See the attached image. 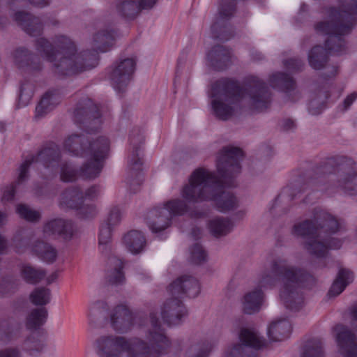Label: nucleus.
<instances>
[{
  "label": "nucleus",
  "instance_id": "obj_1",
  "mask_svg": "<svg viewBox=\"0 0 357 357\" xmlns=\"http://www.w3.org/2000/svg\"><path fill=\"white\" fill-rule=\"evenodd\" d=\"M243 158L241 149L224 148L217 160L219 177L204 169H196L190 176L189 183L183 188V197L192 204L213 200L222 212L236 208L238 206L236 197L223 190V187L234 185V178L241 172L240 162Z\"/></svg>",
  "mask_w": 357,
  "mask_h": 357
},
{
  "label": "nucleus",
  "instance_id": "obj_2",
  "mask_svg": "<svg viewBox=\"0 0 357 357\" xmlns=\"http://www.w3.org/2000/svg\"><path fill=\"white\" fill-rule=\"evenodd\" d=\"M357 20V0H341L340 8H330L326 17L314 25L318 34L328 36L326 48L314 46L308 54L310 66L315 70L323 68L328 61V53L341 54L345 52L343 36L350 33Z\"/></svg>",
  "mask_w": 357,
  "mask_h": 357
},
{
  "label": "nucleus",
  "instance_id": "obj_3",
  "mask_svg": "<svg viewBox=\"0 0 357 357\" xmlns=\"http://www.w3.org/2000/svg\"><path fill=\"white\" fill-rule=\"evenodd\" d=\"M312 277L305 270L290 265L284 258L277 257L264 270L259 280V287L273 288L279 282L280 297L284 306L291 310H300L304 303L301 287Z\"/></svg>",
  "mask_w": 357,
  "mask_h": 357
},
{
  "label": "nucleus",
  "instance_id": "obj_4",
  "mask_svg": "<svg viewBox=\"0 0 357 357\" xmlns=\"http://www.w3.org/2000/svg\"><path fill=\"white\" fill-rule=\"evenodd\" d=\"M338 229L339 223L335 218L324 210L315 208L311 219L294 225V233L305 238L303 246L310 256L324 259L328 256L330 249H339L342 242L323 234L335 233Z\"/></svg>",
  "mask_w": 357,
  "mask_h": 357
},
{
  "label": "nucleus",
  "instance_id": "obj_5",
  "mask_svg": "<svg viewBox=\"0 0 357 357\" xmlns=\"http://www.w3.org/2000/svg\"><path fill=\"white\" fill-rule=\"evenodd\" d=\"M244 95L243 89L234 79L221 78L215 81L208 93L213 114L222 121L230 119L240 110Z\"/></svg>",
  "mask_w": 357,
  "mask_h": 357
},
{
  "label": "nucleus",
  "instance_id": "obj_6",
  "mask_svg": "<svg viewBox=\"0 0 357 357\" xmlns=\"http://www.w3.org/2000/svg\"><path fill=\"white\" fill-rule=\"evenodd\" d=\"M89 324L94 328H105L108 324L117 333L129 332L135 324V315L124 305L114 307L108 314L107 306L102 302L94 303L89 310Z\"/></svg>",
  "mask_w": 357,
  "mask_h": 357
},
{
  "label": "nucleus",
  "instance_id": "obj_7",
  "mask_svg": "<svg viewBox=\"0 0 357 357\" xmlns=\"http://www.w3.org/2000/svg\"><path fill=\"white\" fill-rule=\"evenodd\" d=\"M150 344L149 340L137 337H126L114 334L102 335L96 339L94 349L99 357H122Z\"/></svg>",
  "mask_w": 357,
  "mask_h": 357
},
{
  "label": "nucleus",
  "instance_id": "obj_8",
  "mask_svg": "<svg viewBox=\"0 0 357 357\" xmlns=\"http://www.w3.org/2000/svg\"><path fill=\"white\" fill-rule=\"evenodd\" d=\"M53 63L54 72L59 75H72L85 70H91L98 65L96 54L88 51L79 53L63 54L59 59L55 57Z\"/></svg>",
  "mask_w": 357,
  "mask_h": 357
},
{
  "label": "nucleus",
  "instance_id": "obj_9",
  "mask_svg": "<svg viewBox=\"0 0 357 357\" xmlns=\"http://www.w3.org/2000/svg\"><path fill=\"white\" fill-rule=\"evenodd\" d=\"M188 210L185 201L179 199L170 200L163 207H155L148 213L147 225L152 232H160L169 227L174 215H182Z\"/></svg>",
  "mask_w": 357,
  "mask_h": 357
},
{
  "label": "nucleus",
  "instance_id": "obj_10",
  "mask_svg": "<svg viewBox=\"0 0 357 357\" xmlns=\"http://www.w3.org/2000/svg\"><path fill=\"white\" fill-rule=\"evenodd\" d=\"M130 145L132 149L131 154L128 158V172L126 183L132 192H136L142 179L140 171L142 170V160L140 157L141 146L144 138L141 129L135 128L132 130L130 137Z\"/></svg>",
  "mask_w": 357,
  "mask_h": 357
},
{
  "label": "nucleus",
  "instance_id": "obj_11",
  "mask_svg": "<svg viewBox=\"0 0 357 357\" xmlns=\"http://www.w3.org/2000/svg\"><path fill=\"white\" fill-rule=\"evenodd\" d=\"M239 340L228 347L222 357H259L258 351L266 346V340L253 329L242 328Z\"/></svg>",
  "mask_w": 357,
  "mask_h": 357
},
{
  "label": "nucleus",
  "instance_id": "obj_12",
  "mask_svg": "<svg viewBox=\"0 0 357 357\" xmlns=\"http://www.w3.org/2000/svg\"><path fill=\"white\" fill-rule=\"evenodd\" d=\"M236 0H221L218 15L211 27V36L214 39L227 41L233 36V31L228 20L235 10Z\"/></svg>",
  "mask_w": 357,
  "mask_h": 357
},
{
  "label": "nucleus",
  "instance_id": "obj_13",
  "mask_svg": "<svg viewBox=\"0 0 357 357\" xmlns=\"http://www.w3.org/2000/svg\"><path fill=\"white\" fill-rule=\"evenodd\" d=\"M100 142V148L96 149V146H92V152L86 156L87 161L79 169V175L84 178L94 179L102 171L104 160L109 151L110 142L107 137H102Z\"/></svg>",
  "mask_w": 357,
  "mask_h": 357
},
{
  "label": "nucleus",
  "instance_id": "obj_14",
  "mask_svg": "<svg viewBox=\"0 0 357 357\" xmlns=\"http://www.w3.org/2000/svg\"><path fill=\"white\" fill-rule=\"evenodd\" d=\"M61 157L59 146L54 143H50L42 149L36 155H29L20 167L19 180L23 181L26 177L29 166L33 162H40L46 167L58 166Z\"/></svg>",
  "mask_w": 357,
  "mask_h": 357
},
{
  "label": "nucleus",
  "instance_id": "obj_15",
  "mask_svg": "<svg viewBox=\"0 0 357 357\" xmlns=\"http://www.w3.org/2000/svg\"><path fill=\"white\" fill-rule=\"evenodd\" d=\"M136 61L127 58L116 62L109 73L111 84L118 92H121L128 85L135 71Z\"/></svg>",
  "mask_w": 357,
  "mask_h": 357
},
{
  "label": "nucleus",
  "instance_id": "obj_16",
  "mask_svg": "<svg viewBox=\"0 0 357 357\" xmlns=\"http://www.w3.org/2000/svg\"><path fill=\"white\" fill-rule=\"evenodd\" d=\"M76 123L86 124V127L91 131L96 130L100 125V114L98 107L88 98H82L77 104L73 112Z\"/></svg>",
  "mask_w": 357,
  "mask_h": 357
},
{
  "label": "nucleus",
  "instance_id": "obj_17",
  "mask_svg": "<svg viewBox=\"0 0 357 357\" xmlns=\"http://www.w3.org/2000/svg\"><path fill=\"white\" fill-rule=\"evenodd\" d=\"M248 93L251 106L257 110L266 109L271 102V92L261 79L255 76L248 78Z\"/></svg>",
  "mask_w": 357,
  "mask_h": 357
},
{
  "label": "nucleus",
  "instance_id": "obj_18",
  "mask_svg": "<svg viewBox=\"0 0 357 357\" xmlns=\"http://www.w3.org/2000/svg\"><path fill=\"white\" fill-rule=\"evenodd\" d=\"M105 137L100 136L96 139H91L87 134H73L70 135L64 142L65 149L74 155L86 156L92 152V146L100 148L101 146L100 139Z\"/></svg>",
  "mask_w": 357,
  "mask_h": 357
},
{
  "label": "nucleus",
  "instance_id": "obj_19",
  "mask_svg": "<svg viewBox=\"0 0 357 357\" xmlns=\"http://www.w3.org/2000/svg\"><path fill=\"white\" fill-rule=\"evenodd\" d=\"M339 351L344 357H357V336L347 326L339 324L335 327Z\"/></svg>",
  "mask_w": 357,
  "mask_h": 357
},
{
  "label": "nucleus",
  "instance_id": "obj_20",
  "mask_svg": "<svg viewBox=\"0 0 357 357\" xmlns=\"http://www.w3.org/2000/svg\"><path fill=\"white\" fill-rule=\"evenodd\" d=\"M12 56L15 65L19 69L28 72H37L43 68L40 57L26 47L16 48Z\"/></svg>",
  "mask_w": 357,
  "mask_h": 357
},
{
  "label": "nucleus",
  "instance_id": "obj_21",
  "mask_svg": "<svg viewBox=\"0 0 357 357\" xmlns=\"http://www.w3.org/2000/svg\"><path fill=\"white\" fill-rule=\"evenodd\" d=\"M168 291L171 296H176L181 298H183L185 295L190 298H195L200 292V286L196 278L183 275L170 284Z\"/></svg>",
  "mask_w": 357,
  "mask_h": 357
},
{
  "label": "nucleus",
  "instance_id": "obj_22",
  "mask_svg": "<svg viewBox=\"0 0 357 357\" xmlns=\"http://www.w3.org/2000/svg\"><path fill=\"white\" fill-rule=\"evenodd\" d=\"M181 299L176 296H172L164 303L161 315L164 322L169 326L179 324L187 315V310Z\"/></svg>",
  "mask_w": 357,
  "mask_h": 357
},
{
  "label": "nucleus",
  "instance_id": "obj_23",
  "mask_svg": "<svg viewBox=\"0 0 357 357\" xmlns=\"http://www.w3.org/2000/svg\"><path fill=\"white\" fill-rule=\"evenodd\" d=\"M337 186L349 195H357V165L351 160L341 166Z\"/></svg>",
  "mask_w": 357,
  "mask_h": 357
},
{
  "label": "nucleus",
  "instance_id": "obj_24",
  "mask_svg": "<svg viewBox=\"0 0 357 357\" xmlns=\"http://www.w3.org/2000/svg\"><path fill=\"white\" fill-rule=\"evenodd\" d=\"M13 19L18 26L31 36H38L43 33V24L39 17L20 10L14 13Z\"/></svg>",
  "mask_w": 357,
  "mask_h": 357
},
{
  "label": "nucleus",
  "instance_id": "obj_25",
  "mask_svg": "<svg viewBox=\"0 0 357 357\" xmlns=\"http://www.w3.org/2000/svg\"><path fill=\"white\" fill-rule=\"evenodd\" d=\"M233 54L230 49L223 45H215L207 54L208 65L215 70H224L231 64Z\"/></svg>",
  "mask_w": 357,
  "mask_h": 357
},
{
  "label": "nucleus",
  "instance_id": "obj_26",
  "mask_svg": "<svg viewBox=\"0 0 357 357\" xmlns=\"http://www.w3.org/2000/svg\"><path fill=\"white\" fill-rule=\"evenodd\" d=\"M45 236H59L64 239H70L74 232L71 221L62 218H55L47 221L43 226Z\"/></svg>",
  "mask_w": 357,
  "mask_h": 357
},
{
  "label": "nucleus",
  "instance_id": "obj_27",
  "mask_svg": "<svg viewBox=\"0 0 357 357\" xmlns=\"http://www.w3.org/2000/svg\"><path fill=\"white\" fill-rule=\"evenodd\" d=\"M270 83L273 88L285 92L295 102L301 98V93L296 90V82L293 77L284 73H275L270 77Z\"/></svg>",
  "mask_w": 357,
  "mask_h": 357
},
{
  "label": "nucleus",
  "instance_id": "obj_28",
  "mask_svg": "<svg viewBox=\"0 0 357 357\" xmlns=\"http://www.w3.org/2000/svg\"><path fill=\"white\" fill-rule=\"evenodd\" d=\"M114 40V33L112 29H102L93 34L91 45L93 52L87 50L90 54H96L98 59L99 52H105L112 46Z\"/></svg>",
  "mask_w": 357,
  "mask_h": 357
},
{
  "label": "nucleus",
  "instance_id": "obj_29",
  "mask_svg": "<svg viewBox=\"0 0 357 357\" xmlns=\"http://www.w3.org/2000/svg\"><path fill=\"white\" fill-rule=\"evenodd\" d=\"M60 96L57 90H49L47 91L40 102L36 107V117H43L52 111L59 102Z\"/></svg>",
  "mask_w": 357,
  "mask_h": 357
},
{
  "label": "nucleus",
  "instance_id": "obj_30",
  "mask_svg": "<svg viewBox=\"0 0 357 357\" xmlns=\"http://www.w3.org/2000/svg\"><path fill=\"white\" fill-rule=\"evenodd\" d=\"M291 326L286 319L273 321L268 328V335L272 341H282L287 338L290 334Z\"/></svg>",
  "mask_w": 357,
  "mask_h": 357
},
{
  "label": "nucleus",
  "instance_id": "obj_31",
  "mask_svg": "<svg viewBox=\"0 0 357 357\" xmlns=\"http://www.w3.org/2000/svg\"><path fill=\"white\" fill-rule=\"evenodd\" d=\"M123 243L127 249L132 254H139L146 246L144 235L138 230L128 231L123 238Z\"/></svg>",
  "mask_w": 357,
  "mask_h": 357
},
{
  "label": "nucleus",
  "instance_id": "obj_32",
  "mask_svg": "<svg viewBox=\"0 0 357 357\" xmlns=\"http://www.w3.org/2000/svg\"><path fill=\"white\" fill-rule=\"evenodd\" d=\"M109 270L107 273L108 282L112 284H120L125 281L124 273L122 271L123 264L119 258L112 256L108 259Z\"/></svg>",
  "mask_w": 357,
  "mask_h": 357
},
{
  "label": "nucleus",
  "instance_id": "obj_33",
  "mask_svg": "<svg viewBox=\"0 0 357 357\" xmlns=\"http://www.w3.org/2000/svg\"><path fill=\"white\" fill-rule=\"evenodd\" d=\"M264 301V293L261 289H255L248 292L243 297V307L245 313L251 314L258 312Z\"/></svg>",
  "mask_w": 357,
  "mask_h": 357
},
{
  "label": "nucleus",
  "instance_id": "obj_34",
  "mask_svg": "<svg viewBox=\"0 0 357 357\" xmlns=\"http://www.w3.org/2000/svg\"><path fill=\"white\" fill-rule=\"evenodd\" d=\"M84 194L77 187L66 190L61 196L60 205L62 207L76 209L83 204Z\"/></svg>",
  "mask_w": 357,
  "mask_h": 357
},
{
  "label": "nucleus",
  "instance_id": "obj_35",
  "mask_svg": "<svg viewBox=\"0 0 357 357\" xmlns=\"http://www.w3.org/2000/svg\"><path fill=\"white\" fill-rule=\"evenodd\" d=\"M48 317L46 307H40L32 309L25 319L26 328L29 330H37L44 325Z\"/></svg>",
  "mask_w": 357,
  "mask_h": 357
},
{
  "label": "nucleus",
  "instance_id": "obj_36",
  "mask_svg": "<svg viewBox=\"0 0 357 357\" xmlns=\"http://www.w3.org/2000/svg\"><path fill=\"white\" fill-rule=\"evenodd\" d=\"M233 228L234 223L227 218H215L208 222L209 231L216 238L227 235Z\"/></svg>",
  "mask_w": 357,
  "mask_h": 357
},
{
  "label": "nucleus",
  "instance_id": "obj_37",
  "mask_svg": "<svg viewBox=\"0 0 357 357\" xmlns=\"http://www.w3.org/2000/svg\"><path fill=\"white\" fill-rule=\"evenodd\" d=\"M215 342L208 340L189 343L185 345V357H207L215 347Z\"/></svg>",
  "mask_w": 357,
  "mask_h": 357
},
{
  "label": "nucleus",
  "instance_id": "obj_38",
  "mask_svg": "<svg viewBox=\"0 0 357 357\" xmlns=\"http://www.w3.org/2000/svg\"><path fill=\"white\" fill-rule=\"evenodd\" d=\"M139 0H118L116 3L117 13L126 19L132 20L139 13Z\"/></svg>",
  "mask_w": 357,
  "mask_h": 357
},
{
  "label": "nucleus",
  "instance_id": "obj_39",
  "mask_svg": "<svg viewBox=\"0 0 357 357\" xmlns=\"http://www.w3.org/2000/svg\"><path fill=\"white\" fill-rule=\"evenodd\" d=\"M330 94L326 89H319L314 91L309 102L308 110L312 115H318L321 113L326 107V102Z\"/></svg>",
  "mask_w": 357,
  "mask_h": 357
},
{
  "label": "nucleus",
  "instance_id": "obj_40",
  "mask_svg": "<svg viewBox=\"0 0 357 357\" xmlns=\"http://www.w3.org/2000/svg\"><path fill=\"white\" fill-rule=\"evenodd\" d=\"M353 280V274L347 269H340L336 280L333 283L329 291V296H337L340 294L345 287L351 282Z\"/></svg>",
  "mask_w": 357,
  "mask_h": 357
},
{
  "label": "nucleus",
  "instance_id": "obj_41",
  "mask_svg": "<svg viewBox=\"0 0 357 357\" xmlns=\"http://www.w3.org/2000/svg\"><path fill=\"white\" fill-rule=\"evenodd\" d=\"M45 347L44 341L38 333L31 334L22 343L23 350L32 356L39 355L44 350Z\"/></svg>",
  "mask_w": 357,
  "mask_h": 357
},
{
  "label": "nucleus",
  "instance_id": "obj_42",
  "mask_svg": "<svg viewBox=\"0 0 357 357\" xmlns=\"http://www.w3.org/2000/svg\"><path fill=\"white\" fill-rule=\"evenodd\" d=\"M55 57L58 54H73L77 52L76 46L72 40L65 35H56L53 38Z\"/></svg>",
  "mask_w": 357,
  "mask_h": 357
},
{
  "label": "nucleus",
  "instance_id": "obj_43",
  "mask_svg": "<svg viewBox=\"0 0 357 357\" xmlns=\"http://www.w3.org/2000/svg\"><path fill=\"white\" fill-rule=\"evenodd\" d=\"M33 251L39 258L47 263H53L57 257L56 250L43 241H36L33 246Z\"/></svg>",
  "mask_w": 357,
  "mask_h": 357
},
{
  "label": "nucleus",
  "instance_id": "obj_44",
  "mask_svg": "<svg viewBox=\"0 0 357 357\" xmlns=\"http://www.w3.org/2000/svg\"><path fill=\"white\" fill-rule=\"evenodd\" d=\"M20 273L22 279L26 282L31 284L40 282L45 276L44 270L36 268L30 264H22Z\"/></svg>",
  "mask_w": 357,
  "mask_h": 357
},
{
  "label": "nucleus",
  "instance_id": "obj_45",
  "mask_svg": "<svg viewBox=\"0 0 357 357\" xmlns=\"http://www.w3.org/2000/svg\"><path fill=\"white\" fill-rule=\"evenodd\" d=\"M34 47L36 50L48 61H54L55 52L53 41L50 42L46 38L40 37L35 40Z\"/></svg>",
  "mask_w": 357,
  "mask_h": 357
},
{
  "label": "nucleus",
  "instance_id": "obj_46",
  "mask_svg": "<svg viewBox=\"0 0 357 357\" xmlns=\"http://www.w3.org/2000/svg\"><path fill=\"white\" fill-rule=\"evenodd\" d=\"M29 299L34 305L43 307L50 302L51 291L43 287H37L30 294Z\"/></svg>",
  "mask_w": 357,
  "mask_h": 357
},
{
  "label": "nucleus",
  "instance_id": "obj_47",
  "mask_svg": "<svg viewBox=\"0 0 357 357\" xmlns=\"http://www.w3.org/2000/svg\"><path fill=\"white\" fill-rule=\"evenodd\" d=\"M301 357H324L321 342L318 339L307 340L303 347Z\"/></svg>",
  "mask_w": 357,
  "mask_h": 357
},
{
  "label": "nucleus",
  "instance_id": "obj_48",
  "mask_svg": "<svg viewBox=\"0 0 357 357\" xmlns=\"http://www.w3.org/2000/svg\"><path fill=\"white\" fill-rule=\"evenodd\" d=\"M33 93L34 85L30 82H23L20 89L18 97L19 104H20L21 106L27 105L32 99Z\"/></svg>",
  "mask_w": 357,
  "mask_h": 357
},
{
  "label": "nucleus",
  "instance_id": "obj_49",
  "mask_svg": "<svg viewBox=\"0 0 357 357\" xmlns=\"http://www.w3.org/2000/svg\"><path fill=\"white\" fill-rule=\"evenodd\" d=\"M16 211L21 218L30 222H37L41 217L40 212L31 209L25 204L17 205Z\"/></svg>",
  "mask_w": 357,
  "mask_h": 357
},
{
  "label": "nucleus",
  "instance_id": "obj_50",
  "mask_svg": "<svg viewBox=\"0 0 357 357\" xmlns=\"http://www.w3.org/2000/svg\"><path fill=\"white\" fill-rule=\"evenodd\" d=\"M20 336V324H8L3 329L1 335V340L4 342H9L17 340Z\"/></svg>",
  "mask_w": 357,
  "mask_h": 357
},
{
  "label": "nucleus",
  "instance_id": "obj_51",
  "mask_svg": "<svg viewBox=\"0 0 357 357\" xmlns=\"http://www.w3.org/2000/svg\"><path fill=\"white\" fill-rule=\"evenodd\" d=\"M190 259L195 264H200L206 260V253L202 246L196 243L190 249Z\"/></svg>",
  "mask_w": 357,
  "mask_h": 357
},
{
  "label": "nucleus",
  "instance_id": "obj_52",
  "mask_svg": "<svg viewBox=\"0 0 357 357\" xmlns=\"http://www.w3.org/2000/svg\"><path fill=\"white\" fill-rule=\"evenodd\" d=\"M27 1L33 6L40 8L45 7L50 3V0H6V3L10 9L14 10L24 6Z\"/></svg>",
  "mask_w": 357,
  "mask_h": 357
},
{
  "label": "nucleus",
  "instance_id": "obj_53",
  "mask_svg": "<svg viewBox=\"0 0 357 357\" xmlns=\"http://www.w3.org/2000/svg\"><path fill=\"white\" fill-rule=\"evenodd\" d=\"M79 175V170L73 168L71 165L64 163L61 167V179L64 182H72Z\"/></svg>",
  "mask_w": 357,
  "mask_h": 357
},
{
  "label": "nucleus",
  "instance_id": "obj_54",
  "mask_svg": "<svg viewBox=\"0 0 357 357\" xmlns=\"http://www.w3.org/2000/svg\"><path fill=\"white\" fill-rule=\"evenodd\" d=\"M121 216L120 208L116 206H112L110 208L107 218L104 223L115 228L120 224Z\"/></svg>",
  "mask_w": 357,
  "mask_h": 357
},
{
  "label": "nucleus",
  "instance_id": "obj_55",
  "mask_svg": "<svg viewBox=\"0 0 357 357\" xmlns=\"http://www.w3.org/2000/svg\"><path fill=\"white\" fill-rule=\"evenodd\" d=\"M75 210L77 211L79 218L82 219L93 218L97 214L96 208L92 204H82Z\"/></svg>",
  "mask_w": 357,
  "mask_h": 357
},
{
  "label": "nucleus",
  "instance_id": "obj_56",
  "mask_svg": "<svg viewBox=\"0 0 357 357\" xmlns=\"http://www.w3.org/2000/svg\"><path fill=\"white\" fill-rule=\"evenodd\" d=\"M113 229H114V228L108 225L105 223L101 225L98 237L100 245L107 246L111 241Z\"/></svg>",
  "mask_w": 357,
  "mask_h": 357
},
{
  "label": "nucleus",
  "instance_id": "obj_57",
  "mask_svg": "<svg viewBox=\"0 0 357 357\" xmlns=\"http://www.w3.org/2000/svg\"><path fill=\"white\" fill-rule=\"evenodd\" d=\"M284 66L289 70L300 71L304 66V63L299 59H289L284 61Z\"/></svg>",
  "mask_w": 357,
  "mask_h": 357
},
{
  "label": "nucleus",
  "instance_id": "obj_58",
  "mask_svg": "<svg viewBox=\"0 0 357 357\" xmlns=\"http://www.w3.org/2000/svg\"><path fill=\"white\" fill-rule=\"evenodd\" d=\"M0 357H23V356L20 348L9 347L0 349Z\"/></svg>",
  "mask_w": 357,
  "mask_h": 357
},
{
  "label": "nucleus",
  "instance_id": "obj_59",
  "mask_svg": "<svg viewBox=\"0 0 357 357\" xmlns=\"http://www.w3.org/2000/svg\"><path fill=\"white\" fill-rule=\"evenodd\" d=\"M27 178H28V173H26V177L23 181H20L19 178H18L16 183L12 184L10 186L7 187L3 192L2 199L4 201L13 200L14 198V196H15V193L16 185L17 184H19L20 183H22Z\"/></svg>",
  "mask_w": 357,
  "mask_h": 357
},
{
  "label": "nucleus",
  "instance_id": "obj_60",
  "mask_svg": "<svg viewBox=\"0 0 357 357\" xmlns=\"http://www.w3.org/2000/svg\"><path fill=\"white\" fill-rule=\"evenodd\" d=\"M99 192H100L99 186L93 185L86 190L84 198L86 197L89 199H93L98 197Z\"/></svg>",
  "mask_w": 357,
  "mask_h": 357
},
{
  "label": "nucleus",
  "instance_id": "obj_61",
  "mask_svg": "<svg viewBox=\"0 0 357 357\" xmlns=\"http://www.w3.org/2000/svg\"><path fill=\"white\" fill-rule=\"evenodd\" d=\"M138 4L139 6V10L142 9H150L157 2V0H139Z\"/></svg>",
  "mask_w": 357,
  "mask_h": 357
},
{
  "label": "nucleus",
  "instance_id": "obj_62",
  "mask_svg": "<svg viewBox=\"0 0 357 357\" xmlns=\"http://www.w3.org/2000/svg\"><path fill=\"white\" fill-rule=\"evenodd\" d=\"M356 98V93H352L351 94L347 96L343 102L344 109L347 110L353 104V102L355 101Z\"/></svg>",
  "mask_w": 357,
  "mask_h": 357
},
{
  "label": "nucleus",
  "instance_id": "obj_63",
  "mask_svg": "<svg viewBox=\"0 0 357 357\" xmlns=\"http://www.w3.org/2000/svg\"><path fill=\"white\" fill-rule=\"evenodd\" d=\"M296 125L293 120L291 119H285L284 120L282 128L285 130H290L295 128Z\"/></svg>",
  "mask_w": 357,
  "mask_h": 357
},
{
  "label": "nucleus",
  "instance_id": "obj_64",
  "mask_svg": "<svg viewBox=\"0 0 357 357\" xmlns=\"http://www.w3.org/2000/svg\"><path fill=\"white\" fill-rule=\"evenodd\" d=\"M44 22L47 26H57L59 24V21L53 17L45 18Z\"/></svg>",
  "mask_w": 357,
  "mask_h": 357
}]
</instances>
